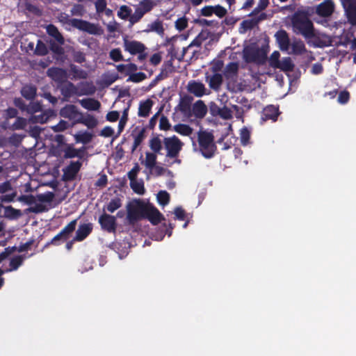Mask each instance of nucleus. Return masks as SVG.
<instances>
[{
	"instance_id": "1",
	"label": "nucleus",
	"mask_w": 356,
	"mask_h": 356,
	"mask_svg": "<svg viewBox=\"0 0 356 356\" xmlns=\"http://www.w3.org/2000/svg\"><path fill=\"white\" fill-rule=\"evenodd\" d=\"M127 220L131 225L147 218L152 224L157 225L162 220V214L152 204L140 200H134L126 207Z\"/></svg>"
},
{
	"instance_id": "13",
	"label": "nucleus",
	"mask_w": 356,
	"mask_h": 356,
	"mask_svg": "<svg viewBox=\"0 0 356 356\" xmlns=\"http://www.w3.org/2000/svg\"><path fill=\"white\" fill-rule=\"evenodd\" d=\"M227 9L224 7L216 5V6H207L202 8L201 14L205 17H210L213 14H215L220 18L225 17L227 15Z\"/></svg>"
},
{
	"instance_id": "49",
	"label": "nucleus",
	"mask_w": 356,
	"mask_h": 356,
	"mask_svg": "<svg viewBox=\"0 0 356 356\" xmlns=\"http://www.w3.org/2000/svg\"><path fill=\"white\" fill-rule=\"evenodd\" d=\"M26 111L31 115L42 111V106L38 102H31L26 107Z\"/></svg>"
},
{
	"instance_id": "14",
	"label": "nucleus",
	"mask_w": 356,
	"mask_h": 356,
	"mask_svg": "<svg viewBox=\"0 0 356 356\" xmlns=\"http://www.w3.org/2000/svg\"><path fill=\"white\" fill-rule=\"evenodd\" d=\"M187 90L197 97H202L207 94L205 86L200 81H191L186 86Z\"/></svg>"
},
{
	"instance_id": "37",
	"label": "nucleus",
	"mask_w": 356,
	"mask_h": 356,
	"mask_svg": "<svg viewBox=\"0 0 356 356\" xmlns=\"http://www.w3.org/2000/svg\"><path fill=\"white\" fill-rule=\"evenodd\" d=\"M227 88L230 91L237 92L245 90L246 89V86L243 82H237L236 79L232 81L227 82Z\"/></svg>"
},
{
	"instance_id": "11",
	"label": "nucleus",
	"mask_w": 356,
	"mask_h": 356,
	"mask_svg": "<svg viewBox=\"0 0 356 356\" xmlns=\"http://www.w3.org/2000/svg\"><path fill=\"white\" fill-rule=\"evenodd\" d=\"M81 113H82L78 110L76 106L72 104L66 105L60 111V115L62 117L74 120L76 123H78Z\"/></svg>"
},
{
	"instance_id": "46",
	"label": "nucleus",
	"mask_w": 356,
	"mask_h": 356,
	"mask_svg": "<svg viewBox=\"0 0 356 356\" xmlns=\"http://www.w3.org/2000/svg\"><path fill=\"white\" fill-rule=\"evenodd\" d=\"M81 150L76 149L72 146H68L64 150V156L65 158L80 157L81 156Z\"/></svg>"
},
{
	"instance_id": "55",
	"label": "nucleus",
	"mask_w": 356,
	"mask_h": 356,
	"mask_svg": "<svg viewBox=\"0 0 356 356\" xmlns=\"http://www.w3.org/2000/svg\"><path fill=\"white\" fill-rule=\"evenodd\" d=\"M268 0H259V3L257 6L254 9V10L250 13V16H253L259 13H260L261 10L266 9V8L268 5Z\"/></svg>"
},
{
	"instance_id": "12",
	"label": "nucleus",
	"mask_w": 356,
	"mask_h": 356,
	"mask_svg": "<svg viewBox=\"0 0 356 356\" xmlns=\"http://www.w3.org/2000/svg\"><path fill=\"white\" fill-rule=\"evenodd\" d=\"M0 193L3 195L1 197L3 202H12L17 195V192L13 188L10 181L0 184Z\"/></svg>"
},
{
	"instance_id": "25",
	"label": "nucleus",
	"mask_w": 356,
	"mask_h": 356,
	"mask_svg": "<svg viewBox=\"0 0 356 356\" xmlns=\"http://www.w3.org/2000/svg\"><path fill=\"white\" fill-rule=\"evenodd\" d=\"M79 102L82 107L88 111H97L101 107V103L98 100L93 98L82 99H80Z\"/></svg>"
},
{
	"instance_id": "58",
	"label": "nucleus",
	"mask_w": 356,
	"mask_h": 356,
	"mask_svg": "<svg viewBox=\"0 0 356 356\" xmlns=\"http://www.w3.org/2000/svg\"><path fill=\"white\" fill-rule=\"evenodd\" d=\"M218 113L222 118L225 120H229L232 118L231 110L227 107L218 108Z\"/></svg>"
},
{
	"instance_id": "29",
	"label": "nucleus",
	"mask_w": 356,
	"mask_h": 356,
	"mask_svg": "<svg viewBox=\"0 0 356 356\" xmlns=\"http://www.w3.org/2000/svg\"><path fill=\"white\" fill-rule=\"evenodd\" d=\"M152 106L153 102L149 99L141 102L139 104L138 115L143 118L147 117L149 114Z\"/></svg>"
},
{
	"instance_id": "56",
	"label": "nucleus",
	"mask_w": 356,
	"mask_h": 356,
	"mask_svg": "<svg viewBox=\"0 0 356 356\" xmlns=\"http://www.w3.org/2000/svg\"><path fill=\"white\" fill-rule=\"evenodd\" d=\"M188 26V19L186 17H182L177 19L175 22V28L179 31H182Z\"/></svg>"
},
{
	"instance_id": "32",
	"label": "nucleus",
	"mask_w": 356,
	"mask_h": 356,
	"mask_svg": "<svg viewBox=\"0 0 356 356\" xmlns=\"http://www.w3.org/2000/svg\"><path fill=\"white\" fill-rule=\"evenodd\" d=\"M74 137L76 143L87 144L92 140L93 134L88 131H79L74 135Z\"/></svg>"
},
{
	"instance_id": "5",
	"label": "nucleus",
	"mask_w": 356,
	"mask_h": 356,
	"mask_svg": "<svg viewBox=\"0 0 356 356\" xmlns=\"http://www.w3.org/2000/svg\"><path fill=\"white\" fill-rule=\"evenodd\" d=\"M60 22L67 24L73 27L87 32L89 34L100 35L104 33L103 29L97 24L90 23L89 22L79 19H70L68 16L60 15L59 16Z\"/></svg>"
},
{
	"instance_id": "61",
	"label": "nucleus",
	"mask_w": 356,
	"mask_h": 356,
	"mask_svg": "<svg viewBox=\"0 0 356 356\" xmlns=\"http://www.w3.org/2000/svg\"><path fill=\"white\" fill-rule=\"evenodd\" d=\"M140 170L138 163H135L134 167L128 172V177L130 181L137 179V176Z\"/></svg>"
},
{
	"instance_id": "60",
	"label": "nucleus",
	"mask_w": 356,
	"mask_h": 356,
	"mask_svg": "<svg viewBox=\"0 0 356 356\" xmlns=\"http://www.w3.org/2000/svg\"><path fill=\"white\" fill-rule=\"evenodd\" d=\"M35 53L40 56L45 55L47 53V48L46 45L40 40H38L37 43Z\"/></svg>"
},
{
	"instance_id": "22",
	"label": "nucleus",
	"mask_w": 356,
	"mask_h": 356,
	"mask_svg": "<svg viewBox=\"0 0 356 356\" xmlns=\"http://www.w3.org/2000/svg\"><path fill=\"white\" fill-rule=\"evenodd\" d=\"M276 40L282 51H288L290 46V41L287 33L285 31L280 30L275 34Z\"/></svg>"
},
{
	"instance_id": "38",
	"label": "nucleus",
	"mask_w": 356,
	"mask_h": 356,
	"mask_svg": "<svg viewBox=\"0 0 356 356\" xmlns=\"http://www.w3.org/2000/svg\"><path fill=\"white\" fill-rule=\"evenodd\" d=\"M70 72L72 75V79H84L88 77V73L86 71L78 68L75 65H71Z\"/></svg>"
},
{
	"instance_id": "18",
	"label": "nucleus",
	"mask_w": 356,
	"mask_h": 356,
	"mask_svg": "<svg viewBox=\"0 0 356 356\" xmlns=\"http://www.w3.org/2000/svg\"><path fill=\"white\" fill-rule=\"evenodd\" d=\"M239 65L238 63L232 62L227 64L223 70V76L227 82L232 81L237 79Z\"/></svg>"
},
{
	"instance_id": "27",
	"label": "nucleus",
	"mask_w": 356,
	"mask_h": 356,
	"mask_svg": "<svg viewBox=\"0 0 356 356\" xmlns=\"http://www.w3.org/2000/svg\"><path fill=\"white\" fill-rule=\"evenodd\" d=\"M193 114L197 118H203L207 113V107L202 100L197 101L193 106Z\"/></svg>"
},
{
	"instance_id": "7",
	"label": "nucleus",
	"mask_w": 356,
	"mask_h": 356,
	"mask_svg": "<svg viewBox=\"0 0 356 356\" xmlns=\"http://www.w3.org/2000/svg\"><path fill=\"white\" fill-rule=\"evenodd\" d=\"M197 140L202 155L208 159L212 157L216 150L213 135L207 131H200Z\"/></svg>"
},
{
	"instance_id": "19",
	"label": "nucleus",
	"mask_w": 356,
	"mask_h": 356,
	"mask_svg": "<svg viewBox=\"0 0 356 356\" xmlns=\"http://www.w3.org/2000/svg\"><path fill=\"white\" fill-rule=\"evenodd\" d=\"M47 75L58 83H63L67 79V72L58 67L49 68L47 70Z\"/></svg>"
},
{
	"instance_id": "42",
	"label": "nucleus",
	"mask_w": 356,
	"mask_h": 356,
	"mask_svg": "<svg viewBox=\"0 0 356 356\" xmlns=\"http://www.w3.org/2000/svg\"><path fill=\"white\" fill-rule=\"evenodd\" d=\"M24 257L22 255L13 257L10 260V268L6 269L5 271L8 272L17 270L18 267L22 265Z\"/></svg>"
},
{
	"instance_id": "64",
	"label": "nucleus",
	"mask_w": 356,
	"mask_h": 356,
	"mask_svg": "<svg viewBox=\"0 0 356 356\" xmlns=\"http://www.w3.org/2000/svg\"><path fill=\"white\" fill-rule=\"evenodd\" d=\"M107 3L106 0H96L95 1V6L97 13H102L106 8Z\"/></svg>"
},
{
	"instance_id": "8",
	"label": "nucleus",
	"mask_w": 356,
	"mask_h": 356,
	"mask_svg": "<svg viewBox=\"0 0 356 356\" xmlns=\"http://www.w3.org/2000/svg\"><path fill=\"white\" fill-rule=\"evenodd\" d=\"M159 0H141L136 5L135 11L129 18V23L133 25L138 23L143 16L152 11L159 4Z\"/></svg>"
},
{
	"instance_id": "24",
	"label": "nucleus",
	"mask_w": 356,
	"mask_h": 356,
	"mask_svg": "<svg viewBox=\"0 0 356 356\" xmlns=\"http://www.w3.org/2000/svg\"><path fill=\"white\" fill-rule=\"evenodd\" d=\"M206 81L211 89L218 91L222 83V75L216 73L211 76H206Z\"/></svg>"
},
{
	"instance_id": "21",
	"label": "nucleus",
	"mask_w": 356,
	"mask_h": 356,
	"mask_svg": "<svg viewBox=\"0 0 356 356\" xmlns=\"http://www.w3.org/2000/svg\"><path fill=\"white\" fill-rule=\"evenodd\" d=\"M76 220L71 221L58 234H57L51 241L52 243H55L58 240H66L68 238L71 233L75 229Z\"/></svg>"
},
{
	"instance_id": "17",
	"label": "nucleus",
	"mask_w": 356,
	"mask_h": 356,
	"mask_svg": "<svg viewBox=\"0 0 356 356\" xmlns=\"http://www.w3.org/2000/svg\"><path fill=\"white\" fill-rule=\"evenodd\" d=\"M334 10V4L332 0H325L316 9V13L321 17L330 16Z\"/></svg>"
},
{
	"instance_id": "9",
	"label": "nucleus",
	"mask_w": 356,
	"mask_h": 356,
	"mask_svg": "<svg viewBox=\"0 0 356 356\" xmlns=\"http://www.w3.org/2000/svg\"><path fill=\"white\" fill-rule=\"evenodd\" d=\"M123 47L124 50L128 51L130 54H138V58L140 60H145L147 56L145 52L146 47L139 41L130 40L127 37H125L123 39Z\"/></svg>"
},
{
	"instance_id": "51",
	"label": "nucleus",
	"mask_w": 356,
	"mask_h": 356,
	"mask_svg": "<svg viewBox=\"0 0 356 356\" xmlns=\"http://www.w3.org/2000/svg\"><path fill=\"white\" fill-rule=\"evenodd\" d=\"M157 200L161 205L165 206L169 202L170 195L165 191H161L157 194Z\"/></svg>"
},
{
	"instance_id": "48",
	"label": "nucleus",
	"mask_w": 356,
	"mask_h": 356,
	"mask_svg": "<svg viewBox=\"0 0 356 356\" xmlns=\"http://www.w3.org/2000/svg\"><path fill=\"white\" fill-rule=\"evenodd\" d=\"M292 52L296 54H301L305 51V46L300 40L293 41L292 44Z\"/></svg>"
},
{
	"instance_id": "3",
	"label": "nucleus",
	"mask_w": 356,
	"mask_h": 356,
	"mask_svg": "<svg viewBox=\"0 0 356 356\" xmlns=\"http://www.w3.org/2000/svg\"><path fill=\"white\" fill-rule=\"evenodd\" d=\"M293 31L296 33L301 34L306 38H312L314 35V26L309 19L308 13L299 10L291 17Z\"/></svg>"
},
{
	"instance_id": "39",
	"label": "nucleus",
	"mask_w": 356,
	"mask_h": 356,
	"mask_svg": "<svg viewBox=\"0 0 356 356\" xmlns=\"http://www.w3.org/2000/svg\"><path fill=\"white\" fill-rule=\"evenodd\" d=\"M21 93L27 99H32L36 95V88L33 86H25L22 88Z\"/></svg>"
},
{
	"instance_id": "15",
	"label": "nucleus",
	"mask_w": 356,
	"mask_h": 356,
	"mask_svg": "<svg viewBox=\"0 0 356 356\" xmlns=\"http://www.w3.org/2000/svg\"><path fill=\"white\" fill-rule=\"evenodd\" d=\"M116 219L113 216L107 213L102 214L99 218L102 227L108 232H114L116 229Z\"/></svg>"
},
{
	"instance_id": "62",
	"label": "nucleus",
	"mask_w": 356,
	"mask_h": 356,
	"mask_svg": "<svg viewBox=\"0 0 356 356\" xmlns=\"http://www.w3.org/2000/svg\"><path fill=\"white\" fill-rule=\"evenodd\" d=\"M340 44L346 47L350 46L351 49H355L356 48V39H350L346 37L344 38H341Z\"/></svg>"
},
{
	"instance_id": "54",
	"label": "nucleus",
	"mask_w": 356,
	"mask_h": 356,
	"mask_svg": "<svg viewBox=\"0 0 356 356\" xmlns=\"http://www.w3.org/2000/svg\"><path fill=\"white\" fill-rule=\"evenodd\" d=\"M280 52L277 51H274L269 58L270 65L274 68H276L280 62Z\"/></svg>"
},
{
	"instance_id": "23",
	"label": "nucleus",
	"mask_w": 356,
	"mask_h": 356,
	"mask_svg": "<svg viewBox=\"0 0 356 356\" xmlns=\"http://www.w3.org/2000/svg\"><path fill=\"white\" fill-rule=\"evenodd\" d=\"M54 115V113L51 110H47V111H43L38 115H36V113H35L29 118V122L33 123V124H35V123L42 124V123L46 122L48 120V119L50 117L53 116Z\"/></svg>"
},
{
	"instance_id": "2",
	"label": "nucleus",
	"mask_w": 356,
	"mask_h": 356,
	"mask_svg": "<svg viewBox=\"0 0 356 356\" xmlns=\"http://www.w3.org/2000/svg\"><path fill=\"white\" fill-rule=\"evenodd\" d=\"M163 140L159 137H153L149 141V147L151 152L145 153V158L141 159V164L149 171L147 179L149 176L161 177L165 175H170L171 172L157 161V155L163 149Z\"/></svg>"
},
{
	"instance_id": "30",
	"label": "nucleus",
	"mask_w": 356,
	"mask_h": 356,
	"mask_svg": "<svg viewBox=\"0 0 356 356\" xmlns=\"http://www.w3.org/2000/svg\"><path fill=\"white\" fill-rule=\"evenodd\" d=\"M278 116V109L274 106H268L263 111V119L264 120H276Z\"/></svg>"
},
{
	"instance_id": "50",
	"label": "nucleus",
	"mask_w": 356,
	"mask_h": 356,
	"mask_svg": "<svg viewBox=\"0 0 356 356\" xmlns=\"http://www.w3.org/2000/svg\"><path fill=\"white\" fill-rule=\"evenodd\" d=\"M130 186L138 194L142 195L145 193L144 184L142 181H138L137 179L130 181Z\"/></svg>"
},
{
	"instance_id": "20",
	"label": "nucleus",
	"mask_w": 356,
	"mask_h": 356,
	"mask_svg": "<svg viewBox=\"0 0 356 356\" xmlns=\"http://www.w3.org/2000/svg\"><path fill=\"white\" fill-rule=\"evenodd\" d=\"M193 99V97L188 95H185L180 99L177 107L179 111L186 116L189 117L191 115V104Z\"/></svg>"
},
{
	"instance_id": "44",
	"label": "nucleus",
	"mask_w": 356,
	"mask_h": 356,
	"mask_svg": "<svg viewBox=\"0 0 356 356\" xmlns=\"http://www.w3.org/2000/svg\"><path fill=\"white\" fill-rule=\"evenodd\" d=\"M76 87L72 83L67 82L62 88V93L65 97L78 94Z\"/></svg>"
},
{
	"instance_id": "35",
	"label": "nucleus",
	"mask_w": 356,
	"mask_h": 356,
	"mask_svg": "<svg viewBox=\"0 0 356 356\" xmlns=\"http://www.w3.org/2000/svg\"><path fill=\"white\" fill-rule=\"evenodd\" d=\"M80 92H78L79 95H92L95 92V87L89 83H81L79 84Z\"/></svg>"
},
{
	"instance_id": "53",
	"label": "nucleus",
	"mask_w": 356,
	"mask_h": 356,
	"mask_svg": "<svg viewBox=\"0 0 356 356\" xmlns=\"http://www.w3.org/2000/svg\"><path fill=\"white\" fill-rule=\"evenodd\" d=\"M4 209V216L8 218H14L20 215V211L19 210H16L10 206L3 207Z\"/></svg>"
},
{
	"instance_id": "16",
	"label": "nucleus",
	"mask_w": 356,
	"mask_h": 356,
	"mask_svg": "<svg viewBox=\"0 0 356 356\" xmlns=\"http://www.w3.org/2000/svg\"><path fill=\"white\" fill-rule=\"evenodd\" d=\"M349 22L356 24V0H341Z\"/></svg>"
},
{
	"instance_id": "31",
	"label": "nucleus",
	"mask_w": 356,
	"mask_h": 356,
	"mask_svg": "<svg viewBox=\"0 0 356 356\" xmlns=\"http://www.w3.org/2000/svg\"><path fill=\"white\" fill-rule=\"evenodd\" d=\"M78 123H81L84 124L88 129H92L97 125L98 121L95 117H93L91 115L88 114L86 116H83L81 113V118L79 119Z\"/></svg>"
},
{
	"instance_id": "57",
	"label": "nucleus",
	"mask_w": 356,
	"mask_h": 356,
	"mask_svg": "<svg viewBox=\"0 0 356 356\" xmlns=\"http://www.w3.org/2000/svg\"><path fill=\"white\" fill-rule=\"evenodd\" d=\"M110 58L115 61H120L123 60V56L120 49H113L109 53Z\"/></svg>"
},
{
	"instance_id": "59",
	"label": "nucleus",
	"mask_w": 356,
	"mask_h": 356,
	"mask_svg": "<svg viewBox=\"0 0 356 356\" xmlns=\"http://www.w3.org/2000/svg\"><path fill=\"white\" fill-rule=\"evenodd\" d=\"M332 38L327 35L322 34L318 37V44L321 47L332 45Z\"/></svg>"
},
{
	"instance_id": "6",
	"label": "nucleus",
	"mask_w": 356,
	"mask_h": 356,
	"mask_svg": "<svg viewBox=\"0 0 356 356\" xmlns=\"http://www.w3.org/2000/svg\"><path fill=\"white\" fill-rule=\"evenodd\" d=\"M243 58L247 63L264 64L267 58V49L255 45L247 46L243 49Z\"/></svg>"
},
{
	"instance_id": "40",
	"label": "nucleus",
	"mask_w": 356,
	"mask_h": 356,
	"mask_svg": "<svg viewBox=\"0 0 356 356\" xmlns=\"http://www.w3.org/2000/svg\"><path fill=\"white\" fill-rule=\"evenodd\" d=\"M132 10L126 5H122L120 7L118 11V16L124 20L129 19L132 15Z\"/></svg>"
},
{
	"instance_id": "47",
	"label": "nucleus",
	"mask_w": 356,
	"mask_h": 356,
	"mask_svg": "<svg viewBox=\"0 0 356 356\" xmlns=\"http://www.w3.org/2000/svg\"><path fill=\"white\" fill-rule=\"evenodd\" d=\"M122 207V201L119 197L112 199L106 206V209L111 213H113L115 211Z\"/></svg>"
},
{
	"instance_id": "63",
	"label": "nucleus",
	"mask_w": 356,
	"mask_h": 356,
	"mask_svg": "<svg viewBox=\"0 0 356 356\" xmlns=\"http://www.w3.org/2000/svg\"><path fill=\"white\" fill-rule=\"evenodd\" d=\"M171 125L169 122L167 117L161 115L159 119V128L161 130L167 131L169 130Z\"/></svg>"
},
{
	"instance_id": "10",
	"label": "nucleus",
	"mask_w": 356,
	"mask_h": 356,
	"mask_svg": "<svg viewBox=\"0 0 356 356\" xmlns=\"http://www.w3.org/2000/svg\"><path fill=\"white\" fill-rule=\"evenodd\" d=\"M17 200L24 202L26 204L32 205L30 211L34 213L42 212L46 210V207L42 203H37L35 196L33 195H21Z\"/></svg>"
},
{
	"instance_id": "4",
	"label": "nucleus",
	"mask_w": 356,
	"mask_h": 356,
	"mask_svg": "<svg viewBox=\"0 0 356 356\" xmlns=\"http://www.w3.org/2000/svg\"><path fill=\"white\" fill-rule=\"evenodd\" d=\"M163 146L166 151L165 159L168 163V165L170 166L175 163L179 165L181 160L178 159V156L183 148L184 143L177 136H172L163 138Z\"/></svg>"
},
{
	"instance_id": "36",
	"label": "nucleus",
	"mask_w": 356,
	"mask_h": 356,
	"mask_svg": "<svg viewBox=\"0 0 356 356\" xmlns=\"http://www.w3.org/2000/svg\"><path fill=\"white\" fill-rule=\"evenodd\" d=\"M294 65L291 58H284L279 63L276 68H279L284 72H291L293 70Z\"/></svg>"
},
{
	"instance_id": "26",
	"label": "nucleus",
	"mask_w": 356,
	"mask_h": 356,
	"mask_svg": "<svg viewBox=\"0 0 356 356\" xmlns=\"http://www.w3.org/2000/svg\"><path fill=\"white\" fill-rule=\"evenodd\" d=\"M92 225L90 223L83 224L79 227L74 241H81L91 232Z\"/></svg>"
},
{
	"instance_id": "41",
	"label": "nucleus",
	"mask_w": 356,
	"mask_h": 356,
	"mask_svg": "<svg viewBox=\"0 0 356 356\" xmlns=\"http://www.w3.org/2000/svg\"><path fill=\"white\" fill-rule=\"evenodd\" d=\"M266 17V15L264 13H261L258 18L252 19L249 20L243 21L241 24L242 26L245 29H250L254 27L258 22L264 19Z\"/></svg>"
},
{
	"instance_id": "52",
	"label": "nucleus",
	"mask_w": 356,
	"mask_h": 356,
	"mask_svg": "<svg viewBox=\"0 0 356 356\" xmlns=\"http://www.w3.org/2000/svg\"><path fill=\"white\" fill-rule=\"evenodd\" d=\"M149 31H154L159 34H163V31H164V29L163 27V23L159 20H156V21L152 22L149 25Z\"/></svg>"
},
{
	"instance_id": "45",
	"label": "nucleus",
	"mask_w": 356,
	"mask_h": 356,
	"mask_svg": "<svg viewBox=\"0 0 356 356\" xmlns=\"http://www.w3.org/2000/svg\"><path fill=\"white\" fill-rule=\"evenodd\" d=\"M54 197V195L51 192H47L43 194H39L35 196L37 203H42L43 205L44 203L51 202Z\"/></svg>"
},
{
	"instance_id": "34",
	"label": "nucleus",
	"mask_w": 356,
	"mask_h": 356,
	"mask_svg": "<svg viewBox=\"0 0 356 356\" xmlns=\"http://www.w3.org/2000/svg\"><path fill=\"white\" fill-rule=\"evenodd\" d=\"M116 68L119 72L124 73L129 76L131 74V73L135 72L138 70L137 65L134 63L118 65H117Z\"/></svg>"
},
{
	"instance_id": "33",
	"label": "nucleus",
	"mask_w": 356,
	"mask_h": 356,
	"mask_svg": "<svg viewBox=\"0 0 356 356\" xmlns=\"http://www.w3.org/2000/svg\"><path fill=\"white\" fill-rule=\"evenodd\" d=\"M48 34L52 36L59 44L64 43V38L58 31V29L54 25H49L47 27Z\"/></svg>"
},
{
	"instance_id": "43",
	"label": "nucleus",
	"mask_w": 356,
	"mask_h": 356,
	"mask_svg": "<svg viewBox=\"0 0 356 356\" xmlns=\"http://www.w3.org/2000/svg\"><path fill=\"white\" fill-rule=\"evenodd\" d=\"M174 130L183 136H190L193 132V129L187 124H179L175 125Z\"/></svg>"
},
{
	"instance_id": "28",
	"label": "nucleus",
	"mask_w": 356,
	"mask_h": 356,
	"mask_svg": "<svg viewBox=\"0 0 356 356\" xmlns=\"http://www.w3.org/2000/svg\"><path fill=\"white\" fill-rule=\"evenodd\" d=\"M81 167L79 161L71 163L64 170V176L66 179L71 180L74 178Z\"/></svg>"
}]
</instances>
